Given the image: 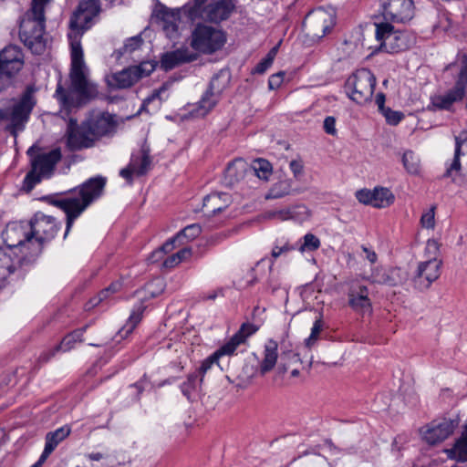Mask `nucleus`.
Wrapping results in <instances>:
<instances>
[{"label": "nucleus", "instance_id": "nucleus-1", "mask_svg": "<svg viewBox=\"0 0 467 467\" xmlns=\"http://www.w3.org/2000/svg\"><path fill=\"white\" fill-rule=\"evenodd\" d=\"M106 178L97 176L84 182L79 190L74 191V196L56 201L54 203L62 209L67 215V226L64 237L67 235L74 221L104 190Z\"/></svg>", "mask_w": 467, "mask_h": 467}, {"label": "nucleus", "instance_id": "nucleus-2", "mask_svg": "<svg viewBox=\"0 0 467 467\" xmlns=\"http://www.w3.org/2000/svg\"><path fill=\"white\" fill-rule=\"evenodd\" d=\"M84 67L70 68V86L68 88H63L60 83L57 84L55 96L61 107L66 109L78 108L94 99L98 94L96 86L88 80Z\"/></svg>", "mask_w": 467, "mask_h": 467}, {"label": "nucleus", "instance_id": "nucleus-3", "mask_svg": "<svg viewBox=\"0 0 467 467\" xmlns=\"http://www.w3.org/2000/svg\"><path fill=\"white\" fill-rule=\"evenodd\" d=\"M38 150L39 149L36 146H31L26 151L31 164V169L24 178L22 186L26 192H30L42 179L50 178L57 163L62 157L59 148L53 149L48 152H38Z\"/></svg>", "mask_w": 467, "mask_h": 467}, {"label": "nucleus", "instance_id": "nucleus-4", "mask_svg": "<svg viewBox=\"0 0 467 467\" xmlns=\"http://www.w3.org/2000/svg\"><path fill=\"white\" fill-rule=\"evenodd\" d=\"M445 70L454 76L455 85L445 94L431 97V107L436 110H450L455 102L463 99L467 87V55L459 53L455 61L449 64Z\"/></svg>", "mask_w": 467, "mask_h": 467}, {"label": "nucleus", "instance_id": "nucleus-5", "mask_svg": "<svg viewBox=\"0 0 467 467\" xmlns=\"http://www.w3.org/2000/svg\"><path fill=\"white\" fill-rule=\"evenodd\" d=\"M2 236L8 247L21 249L24 255L18 259L19 264L32 263L41 254V245L34 243L29 223H10Z\"/></svg>", "mask_w": 467, "mask_h": 467}, {"label": "nucleus", "instance_id": "nucleus-6", "mask_svg": "<svg viewBox=\"0 0 467 467\" xmlns=\"http://www.w3.org/2000/svg\"><path fill=\"white\" fill-rule=\"evenodd\" d=\"M184 13L192 20L201 19L219 24L227 20L235 9L234 0H193L183 7Z\"/></svg>", "mask_w": 467, "mask_h": 467}, {"label": "nucleus", "instance_id": "nucleus-7", "mask_svg": "<svg viewBox=\"0 0 467 467\" xmlns=\"http://www.w3.org/2000/svg\"><path fill=\"white\" fill-rule=\"evenodd\" d=\"M34 12L27 11L23 16L19 25V37L32 53L40 55L47 46V40L44 37L46 19L45 16L40 17Z\"/></svg>", "mask_w": 467, "mask_h": 467}, {"label": "nucleus", "instance_id": "nucleus-8", "mask_svg": "<svg viewBox=\"0 0 467 467\" xmlns=\"http://www.w3.org/2000/svg\"><path fill=\"white\" fill-rule=\"evenodd\" d=\"M226 42L225 33L218 28L199 23L190 37V46L196 52L211 55L220 50Z\"/></svg>", "mask_w": 467, "mask_h": 467}, {"label": "nucleus", "instance_id": "nucleus-9", "mask_svg": "<svg viewBox=\"0 0 467 467\" xmlns=\"http://www.w3.org/2000/svg\"><path fill=\"white\" fill-rule=\"evenodd\" d=\"M438 251V243L435 240H429L426 245V252L436 255ZM441 260L436 256L419 263L412 278L414 287L420 291L427 290L441 275Z\"/></svg>", "mask_w": 467, "mask_h": 467}, {"label": "nucleus", "instance_id": "nucleus-10", "mask_svg": "<svg viewBox=\"0 0 467 467\" xmlns=\"http://www.w3.org/2000/svg\"><path fill=\"white\" fill-rule=\"evenodd\" d=\"M258 327L250 323H244L240 329L230 338L228 342L218 348L214 353L205 358L198 369L200 375V383L202 382L205 373L214 365H219V358L224 355H232L237 347L245 342V340L254 334Z\"/></svg>", "mask_w": 467, "mask_h": 467}, {"label": "nucleus", "instance_id": "nucleus-11", "mask_svg": "<svg viewBox=\"0 0 467 467\" xmlns=\"http://www.w3.org/2000/svg\"><path fill=\"white\" fill-rule=\"evenodd\" d=\"M376 86V78L368 68H361L350 75L345 88L349 99L358 104L369 101L373 96Z\"/></svg>", "mask_w": 467, "mask_h": 467}, {"label": "nucleus", "instance_id": "nucleus-12", "mask_svg": "<svg viewBox=\"0 0 467 467\" xmlns=\"http://www.w3.org/2000/svg\"><path fill=\"white\" fill-rule=\"evenodd\" d=\"M461 422L458 413L448 414L431 420L421 428L422 439L430 445L438 444L449 438Z\"/></svg>", "mask_w": 467, "mask_h": 467}, {"label": "nucleus", "instance_id": "nucleus-13", "mask_svg": "<svg viewBox=\"0 0 467 467\" xmlns=\"http://www.w3.org/2000/svg\"><path fill=\"white\" fill-rule=\"evenodd\" d=\"M376 38L379 49L388 53H399L410 47L411 39L407 32L395 31L389 23L376 24Z\"/></svg>", "mask_w": 467, "mask_h": 467}, {"label": "nucleus", "instance_id": "nucleus-14", "mask_svg": "<svg viewBox=\"0 0 467 467\" xmlns=\"http://www.w3.org/2000/svg\"><path fill=\"white\" fill-rule=\"evenodd\" d=\"M23 65L24 54L19 47L9 45L0 52V92L10 84Z\"/></svg>", "mask_w": 467, "mask_h": 467}, {"label": "nucleus", "instance_id": "nucleus-15", "mask_svg": "<svg viewBox=\"0 0 467 467\" xmlns=\"http://www.w3.org/2000/svg\"><path fill=\"white\" fill-rule=\"evenodd\" d=\"M88 130L84 120L78 123L76 119H69L65 132L67 149L70 151H79L94 147L97 142Z\"/></svg>", "mask_w": 467, "mask_h": 467}, {"label": "nucleus", "instance_id": "nucleus-16", "mask_svg": "<svg viewBox=\"0 0 467 467\" xmlns=\"http://www.w3.org/2000/svg\"><path fill=\"white\" fill-rule=\"evenodd\" d=\"M333 25V16L322 7L310 11L302 23L306 35L314 41L324 37Z\"/></svg>", "mask_w": 467, "mask_h": 467}, {"label": "nucleus", "instance_id": "nucleus-17", "mask_svg": "<svg viewBox=\"0 0 467 467\" xmlns=\"http://www.w3.org/2000/svg\"><path fill=\"white\" fill-rule=\"evenodd\" d=\"M36 88L34 86H27L21 95L20 99L13 105L12 108L5 109L8 110V119L14 130H23L25 123L28 120L29 116L36 104L34 96Z\"/></svg>", "mask_w": 467, "mask_h": 467}, {"label": "nucleus", "instance_id": "nucleus-18", "mask_svg": "<svg viewBox=\"0 0 467 467\" xmlns=\"http://www.w3.org/2000/svg\"><path fill=\"white\" fill-rule=\"evenodd\" d=\"M100 11L98 0L81 1L69 20V27L80 36L92 26V21Z\"/></svg>", "mask_w": 467, "mask_h": 467}, {"label": "nucleus", "instance_id": "nucleus-19", "mask_svg": "<svg viewBox=\"0 0 467 467\" xmlns=\"http://www.w3.org/2000/svg\"><path fill=\"white\" fill-rule=\"evenodd\" d=\"M34 243L43 246L46 242L51 241L57 234L59 225L52 216L36 214L29 222Z\"/></svg>", "mask_w": 467, "mask_h": 467}, {"label": "nucleus", "instance_id": "nucleus-20", "mask_svg": "<svg viewBox=\"0 0 467 467\" xmlns=\"http://www.w3.org/2000/svg\"><path fill=\"white\" fill-rule=\"evenodd\" d=\"M84 121L96 142L103 137L112 135L117 127L114 116L108 112H91Z\"/></svg>", "mask_w": 467, "mask_h": 467}, {"label": "nucleus", "instance_id": "nucleus-21", "mask_svg": "<svg viewBox=\"0 0 467 467\" xmlns=\"http://www.w3.org/2000/svg\"><path fill=\"white\" fill-rule=\"evenodd\" d=\"M382 5L385 18H389L393 22L405 23L414 16L412 0H387Z\"/></svg>", "mask_w": 467, "mask_h": 467}, {"label": "nucleus", "instance_id": "nucleus-22", "mask_svg": "<svg viewBox=\"0 0 467 467\" xmlns=\"http://www.w3.org/2000/svg\"><path fill=\"white\" fill-rule=\"evenodd\" d=\"M408 279V273L400 267L383 268L374 267L368 277L372 283L385 285L389 286H397L402 285Z\"/></svg>", "mask_w": 467, "mask_h": 467}, {"label": "nucleus", "instance_id": "nucleus-23", "mask_svg": "<svg viewBox=\"0 0 467 467\" xmlns=\"http://www.w3.org/2000/svg\"><path fill=\"white\" fill-rule=\"evenodd\" d=\"M197 57V54L190 51L188 47H181L164 53L161 58V67L165 71H169L183 63L192 62Z\"/></svg>", "mask_w": 467, "mask_h": 467}, {"label": "nucleus", "instance_id": "nucleus-24", "mask_svg": "<svg viewBox=\"0 0 467 467\" xmlns=\"http://www.w3.org/2000/svg\"><path fill=\"white\" fill-rule=\"evenodd\" d=\"M467 152V132H462L460 136L455 137L454 156L451 164L447 167L443 174L444 178H451L452 182H456V178L461 171V156Z\"/></svg>", "mask_w": 467, "mask_h": 467}, {"label": "nucleus", "instance_id": "nucleus-25", "mask_svg": "<svg viewBox=\"0 0 467 467\" xmlns=\"http://www.w3.org/2000/svg\"><path fill=\"white\" fill-rule=\"evenodd\" d=\"M467 152V132H462L460 136L455 137L454 156L451 164L447 167L443 174L444 178H451L452 182H456V178L461 171V156Z\"/></svg>", "mask_w": 467, "mask_h": 467}, {"label": "nucleus", "instance_id": "nucleus-26", "mask_svg": "<svg viewBox=\"0 0 467 467\" xmlns=\"http://www.w3.org/2000/svg\"><path fill=\"white\" fill-rule=\"evenodd\" d=\"M88 326H85L79 329H77L69 334H67L64 338L61 340L60 344L53 348L52 349L43 352L39 356V361L46 363L52 357L55 356V354L59 351H68L71 348H74V345L76 342H82L83 341V335L85 331L87 330Z\"/></svg>", "mask_w": 467, "mask_h": 467}, {"label": "nucleus", "instance_id": "nucleus-27", "mask_svg": "<svg viewBox=\"0 0 467 467\" xmlns=\"http://www.w3.org/2000/svg\"><path fill=\"white\" fill-rule=\"evenodd\" d=\"M156 16L161 23L162 30L170 38L173 37L178 32V22L180 21V13L178 10L170 9L161 5L156 11Z\"/></svg>", "mask_w": 467, "mask_h": 467}, {"label": "nucleus", "instance_id": "nucleus-28", "mask_svg": "<svg viewBox=\"0 0 467 467\" xmlns=\"http://www.w3.org/2000/svg\"><path fill=\"white\" fill-rule=\"evenodd\" d=\"M232 202L227 192H213L203 199V210L206 214H216L226 209Z\"/></svg>", "mask_w": 467, "mask_h": 467}, {"label": "nucleus", "instance_id": "nucleus-29", "mask_svg": "<svg viewBox=\"0 0 467 467\" xmlns=\"http://www.w3.org/2000/svg\"><path fill=\"white\" fill-rule=\"evenodd\" d=\"M348 306L357 312H368L371 310V302L368 298V289L365 285L358 289H350L348 294Z\"/></svg>", "mask_w": 467, "mask_h": 467}, {"label": "nucleus", "instance_id": "nucleus-30", "mask_svg": "<svg viewBox=\"0 0 467 467\" xmlns=\"http://www.w3.org/2000/svg\"><path fill=\"white\" fill-rule=\"evenodd\" d=\"M451 460L460 462H467V420L461 436L455 441L451 449L445 451Z\"/></svg>", "mask_w": 467, "mask_h": 467}, {"label": "nucleus", "instance_id": "nucleus-31", "mask_svg": "<svg viewBox=\"0 0 467 467\" xmlns=\"http://www.w3.org/2000/svg\"><path fill=\"white\" fill-rule=\"evenodd\" d=\"M247 171V163L243 159H235L228 163L224 171V179L228 184L234 185L244 177Z\"/></svg>", "mask_w": 467, "mask_h": 467}, {"label": "nucleus", "instance_id": "nucleus-32", "mask_svg": "<svg viewBox=\"0 0 467 467\" xmlns=\"http://www.w3.org/2000/svg\"><path fill=\"white\" fill-rule=\"evenodd\" d=\"M278 344L274 339H268L265 345L264 358L260 363V373L265 375L274 368L278 357Z\"/></svg>", "mask_w": 467, "mask_h": 467}, {"label": "nucleus", "instance_id": "nucleus-33", "mask_svg": "<svg viewBox=\"0 0 467 467\" xmlns=\"http://www.w3.org/2000/svg\"><path fill=\"white\" fill-rule=\"evenodd\" d=\"M18 266L14 263L10 254L0 247V279H6L17 273V276L23 275L22 266L25 264H19Z\"/></svg>", "mask_w": 467, "mask_h": 467}, {"label": "nucleus", "instance_id": "nucleus-34", "mask_svg": "<svg viewBox=\"0 0 467 467\" xmlns=\"http://www.w3.org/2000/svg\"><path fill=\"white\" fill-rule=\"evenodd\" d=\"M71 428L68 425H64L54 431L47 432L44 448L46 454L50 455L57 446L69 436Z\"/></svg>", "mask_w": 467, "mask_h": 467}, {"label": "nucleus", "instance_id": "nucleus-35", "mask_svg": "<svg viewBox=\"0 0 467 467\" xmlns=\"http://www.w3.org/2000/svg\"><path fill=\"white\" fill-rule=\"evenodd\" d=\"M272 216L276 217L282 221L285 220H304L308 217V209L306 206L300 204L295 205L287 209H282L273 213Z\"/></svg>", "mask_w": 467, "mask_h": 467}, {"label": "nucleus", "instance_id": "nucleus-36", "mask_svg": "<svg viewBox=\"0 0 467 467\" xmlns=\"http://www.w3.org/2000/svg\"><path fill=\"white\" fill-rule=\"evenodd\" d=\"M229 82L230 76L228 72L221 70L212 78L207 90L220 99L223 90L228 87Z\"/></svg>", "mask_w": 467, "mask_h": 467}, {"label": "nucleus", "instance_id": "nucleus-37", "mask_svg": "<svg viewBox=\"0 0 467 467\" xmlns=\"http://www.w3.org/2000/svg\"><path fill=\"white\" fill-rule=\"evenodd\" d=\"M114 85L119 88H127L134 85L138 79L134 67H129L113 75Z\"/></svg>", "mask_w": 467, "mask_h": 467}, {"label": "nucleus", "instance_id": "nucleus-38", "mask_svg": "<svg viewBox=\"0 0 467 467\" xmlns=\"http://www.w3.org/2000/svg\"><path fill=\"white\" fill-rule=\"evenodd\" d=\"M292 192V181L290 179L281 180L271 187L266 199H279L285 197Z\"/></svg>", "mask_w": 467, "mask_h": 467}, {"label": "nucleus", "instance_id": "nucleus-39", "mask_svg": "<svg viewBox=\"0 0 467 467\" xmlns=\"http://www.w3.org/2000/svg\"><path fill=\"white\" fill-rule=\"evenodd\" d=\"M130 163L132 169L135 170L136 175H144L150 170L151 164V159L148 150H142L140 157L133 156Z\"/></svg>", "mask_w": 467, "mask_h": 467}, {"label": "nucleus", "instance_id": "nucleus-40", "mask_svg": "<svg viewBox=\"0 0 467 467\" xmlns=\"http://www.w3.org/2000/svg\"><path fill=\"white\" fill-rule=\"evenodd\" d=\"M250 172H253L259 179L268 181L272 175V164L265 159H257L254 161L251 168H248Z\"/></svg>", "mask_w": 467, "mask_h": 467}, {"label": "nucleus", "instance_id": "nucleus-41", "mask_svg": "<svg viewBox=\"0 0 467 467\" xmlns=\"http://www.w3.org/2000/svg\"><path fill=\"white\" fill-rule=\"evenodd\" d=\"M219 100V98L206 90L197 103V113L200 116H205L217 105Z\"/></svg>", "mask_w": 467, "mask_h": 467}, {"label": "nucleus", "instance_id": "nucleus-42", "mask_svg": "<svg viewBox=\"0 0 467 467\" xmlns=\"http://www.w3.org/2000/svg\"><path fill=\"white\" fill-rule=\"evenodd\" d=\"M394 195L391 191L384 187H376L374 195V207L386 208L394 202Z\"/></svg>", "mask_w": 467, "mask_h": 467}, {"label": "nucleus", "instance_id": "nucleus-43", "mask_svg": "<svg viewBox=\"0 0 467 467\" xmlns=\"http://www.w3.org/2000/svg\"><path fill=\"white\" fill-rule=\"evenodd\" d=\"M68 37L71 39V67H85L80 41L77 39V36L73 39L71 34H68Z\"/></svg>", "mask_w": 467, "mask_h": 467}, {"label": "nucleus", "instance_id": "nucleus-44", "mask_svg": "<svg viewBox=\"0 0 467 467\" xmlns=\"http://www.w3.org/2000/svg\"><path fill=\"white\" fill-rule=\"evenodd\" d=\"M142 317V309L141 306H139L137 310H134L126 324L120 328L119 331V334L121 337H126L128 335H130L136 326L140 322Z\"/></svg>", "mask_w": 467, "mask_h": 467}, {"label": "nucleus", "instance_id": "nucleus-45", "mask_svg": "<svg viewBox=\"0 0 467 467\" xmlns=\"http://www.w3.org/2000/svg\"><path fill=\"white\" fill-rule=\"evenodd\" d=\"M202 232V228L198 223H192L187 225L181 230L175 236L178 239L179 244H183V240L191 241L199 236Z\"/></svg>", "mask_w": 467, "mask_h": 467}, {"label": "nucleus", "instance_id": "nucleus-46", "mask_svg": "<svg viewBox=\"0 0 467 467\" xmlns=\"http://www.w3.org/2000/svg\"><path fill=\"white\" fill-rule=\"evenodd\" d=\"M402 163L407 171L410 174H417L420 171V161L415 153L407 150L403 153Z\"/></svg>", "mask_w": 467, "mask_h": 467}, {"label": "nucleus", "instance_id": "nucleus-47", "mask_svg": "<svg viewBox=\"0 0 467 467\" xmlns=\"http://www.w3.org/2000/svg\"><path fill=\"white\" fill-rule=\"evenodd\" d=\"M176 243H178L176 236L170 238L158 250L151 254L150 257V262L157 263L160 259H161L164 254L170 253L174 249Z\"/></svg>", "mask_w": 467, "mask_h": 467}, {"label": "nucleus", "instance_id": "nucleus-48", "mask_svg": "<svg viewBox=\"0 0 467 467\" xmlns=\"http://www.w3.org/2000/svg\"><path fill=\"white\" fill-rule=\"evenodd\" d=\"M199 377L200 375L197 372L190 374L187 380L181 385V390L187 399H190L192 391L197 387L198 381L200 382Z\"/></svg>", "mask_w": 467, "mask_h": 467}, {"label": "nucleus", "instance_id": "nucleus-49", "mask_svg": "<svg viewBox=\"0 0 467 467\" xmlns=\"http://www.w3.org/2000/svg\"><path fill=\"white\" fill-rule=\"evenodd\" d=\"M303 244L298 247L300 252L316 251L320 247V240L313 234H306L304 237Z\"/></svg>", "mask_w": 467, "mask_h": 467}, {"label": "nucleus", "instance_id": "nucleus-50", "mask_svg": "<svg viewBox=\"0 0 467 467\" xmlns=\"http://www.w3.org/2000/svg\"><path fill=\"white\" fill-rule=\"evenodd\" d=\"M323 329V321L321 318H318L315 321L312 328L310 336L305 340V344L307 348H312L314 344L317 342V340L319 337V335Z\"/></svg>", "mask_w": 467, "mask_h": 467}, {"label": "nucleus", "instance_id": "nucleus-51", "mask_svg": "<svg viewBox=\"0 0 467 467\" xmlns=\"http://www.w3.org/2000/svg\"><path fill=\"white\" fill-rule=\"evenodd\" d=\"M143 43V39L140 35L130 37L126 40L123 47L121 48V54L127 52H133L140 47Z\"/></svg>", "mask_w": 467, "mask_h": 467}, {"label": "nucleus", "instance_id": "nucleus-52", "mask_svg": "<svg viewBox=\"0 0 467 467\" xmlns=\"http://www.w3.org/2000/svg\"><path fill=\"white\" fill-rule=\"evenodd\" d=\"M133 67L136 74L138 75V79H140L141 78L147 77L154 71L156 63L152 61H145Z\"/></svg>", "mask_w": 467, "mask_h": 467}, {"label": "nucleus", "instance_id": "nucleus-53", "mask_svg": "<svg viewBox=\"0 0 467 467\" xmlns=\"http://www.w3.org/2000/svg\"><path fill=\"white\" fill-rule=\"evenodd\" d=\"M381 113L386 118L387 122L390 125L399 124L404 118V115L402 112L392 110L389 108H387Z\"/></svg>", "mask_w": 467, "mask_h": 467}, {"label": "nucleus", "instance_id": "nucleus-54", "mask_svg": "<svg viewBox=\"0 0 467 467\" xmlns=\"http://www.w3.org/2000/svg\"><path fill=\"white\" fill-rule=\"evenodd\" d=\"M374 195L375 189L373 191L363 189L356 192V197L359 202L364 204H369L374 207Z\"/></svg>", "mask_w": 467, "mask_h": 467}, {"label": "nucleus", "instance_id": "nucleus-55", "mask_svg": "<svg viewBox=\"0 0 467 467\" xmlns=\"http://www.w3.org/2000/svg\"><path fill=\"white\" fill-rule=\"evenodd\" d=\"M161 89H157V90H154L152 92V94L150 96H149L148 98H146L144 100H143V103L141 105V108L140 109V111H147L149 112V109H148V107L150 103L154 102L155 100L158 99V104L156 106V108H160L161 107V99H160V95H161Z\"/></svg>", "mask_w": 467, "mask_h": 467}, {"label": "nucleus", "instance_id": "nucleus-56", "mask_svg": "<svg viewBox=\"0 0 467 467\" xmlns=\"http://www.w3.org/2000/svg\"><path fill=\"white\" fill-rule=\"evenodd\" d=\"M434 209L435 207H431L428 212L424 213L420 218V223L422 227L425 228H433L435 225L434 220Z\"/></svg>", "mask_w": 467, "mask_h": 467}, {"label": "nucleus", "instance_id": "nucleus-57", "mask_svg": "<svg viewBox=\"0 0 467 467\" xmlns=\"http://www.w3.org/2000/svg\"><path fill=\"white\" fill-rule=\"evenodd\" d=\"M284 76H285V73L282 71L271 75L268 79L269 88L272 90L278 88L281 86V84L283 83Z\"/></svg>", "mask_w": 467, "mask_h": 467}, {"label": "nucleus", "instance_id": "nucleus-58", "mask_svg": "<svg viewBox=\"0 0 467 467\" xmlns=\"http://www.w3.org/2000/svg\"><path fill=\"white\" fill-rule=\"evenodd\" d=\"M323 128L326 133L335 136L337 134L336 119L332 116L327 117L324 119Z\"/></svg>", "mask_w": 467, "mask_h": 467}, {"label": "nucleus", "instance_id": "nucleus-59", "mask_svg": "<svg viewBox=\"0 0 467 467\" xmlns=\"http://www.w3.org/2000/svg\"><path fill=\"white\" fill-rule=\"evenodd\" d=\"M49 0H32L31 8L28 11H35V14L38 16H45V5L48 3Z\"/></svg>", "mask_w": 467, "mask_h": 467}, {"label": "nucleus", "instance_id": "nucleus-60", "mask_svg": "<svg viewBox=\"0 0 467 467\" xmlns=\"http://www.w3.org/2000/svg\"><path fill=\"white\" fill-rule=\"evenodd\" d=\"M296 249L295 245L289 244L288 243L285 244L282 246H275L272 250V256L274 258H277L281 254H287Z\"/></svg>", "mask_w": 467, "mask_h": 467}, {"label": "nucleus", "instance_id": "nucleus-61", "mask_svg": "<svg viewBox=\"0 0 467 467\" xmlns=\"http://www.w3.org/2000/svg\"><path fill=\"white\" fill-rule=\"evenodd\" d=\"M270 58L264 57L252 70L253 74H264L272 65Z\"/></svg>", "mask_w": 467, "mask_h": 467}, {"label": "nucleus", "instance_id": "nucleus-62", "mask_svg": "<svg viewBox=\"0 0 467 467\" xmlns=\"http://www.w3.org/2000/svg\"><path fill=\"white\" fill-rule=\"evenodd\" d=\"M119 287H120V284L119 283H113V284H111L108 288H106L105 290H102L99 293V301H102L105 298H107L109 292H111V293L117 292L119 289Z\"/></svg>", "mask_w": 467, "mask_h": 467}, {"label": "nucleus", "instance_id": "nucleus-63", "mask_svg": "<svg viewBox=\"0 0 467 467\" xmlns=\"http://www.w3.org/2000/svg\"><path fill=\"white\" fill-rule=\"evenodd\" d=\"M179 258V255H176L175 254L168 256L164 261H163V266L166 267V268H172L174 266H176L177 265L180 264V260L178 259Z\"/></svg>", "mask_w": 467, "mask_h": 467}, {"label": "nucleus", "instance_id": "nucleus-64", "mask_svg": "<svg viewBox=\"0 0 467 467\" xmlns=\"http://www.w3.org/2000/svg\"><path fill=\"white\" fill-rule=\"evenodd\" d=\"M289 167L295 177H298L303 171V165L300 161L293 160L289 163Z\"/></svg>", "mask_w": 467, "mask_h": 467}]
</instances>
